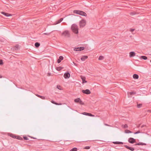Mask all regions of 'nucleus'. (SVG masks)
I'll use <instances>...</instances> for the list:
<instances>
[{
  "label": "nucleus",
  "instance_id": "obj_1",
  "mask_svg": "<svg viewBox=\"0 0 151 151\" xmlns=\"http://www.w3.org/2000/svg\"><path fill=\"white\" fill-rule=\"evenodd\" d=\"M71 29L72 31L76 34L78 33V26L75 24H73L71 26Z\"/></svg>",
  "mask_w": 151,
  "mask_h": 151
},
{
  "label": "nucleus",
  "instance_id": "obj_2",
  "mask_svg": "<svg viewBox=\"0 0 151 151\" xmlns=\"http://www.w3.org/2000/svg\"><path fill=\"white\" fill-rule=\"evenodd\" d=\"M61 35L65 37L68 38L70 37V34L68 30H65L62 33Z\"/></svg>",
  "mask_w": 151,
  "mask_h": 151
},
{
  "label": "nucleus",
  "instance_id": "obj_3",
  "mask_svg": "<svg viewBox=\"0 0 151 151\" xmlns=\"http://www.w3.org/2000/svg\"><path fill=\"white\" fill-rule=\"evenodd\" d=\"M73 12L74 13L78 14L85 17L87 16V14L86 13L83 11L80 10H75L73 11Z\"/></svg>",
  "mask_w": 151,
  "mask_h": 151
},
{
  "label": "nucleus",
  "instance_id": "obj_4",
  "mask_svg": "<svg viewBox=\"0 0 151 151\" xmlns=\"http://www.w3.org/2000/svg\"><path fill=\"white\" fill-rule=\"evenodd\" d=\"M86 21L83 19H82L79 22V25L80 27H84L86 25Z\"/></svg>",
  "mask_w": 151,
  "mask_h": 151
},
{
  "label": "nucleus",
  "instance_id": "obj_5",
  "mask_svg": "<svg viewBox=\"0 0 151 151\" xmlns=\"http://www.w3.org/2000/svg\"><path fill=\"white\" fill-rule=\"evenodd\" d=\"M74 101L76 103H79L81 105H83L84 104V103L81 100L80 98H78L75 99Z\"/></svg>",
  "mask_w": 151,
  "mask_h": 151
},
{
  "label": "nucleus",
  "instance_id": "obj_6",
  "mask_svg": "<svg viewBox=\"0 0 151 151\" xmlns=\"http://www.w3.org/2000/svg\"><path fill=\"white\" fill-rule=\"evenodd\" d=\"M84 49L83 47H76L74 49V50L75 51H79L83 50Z\"/></svg>",
  "mask_w": 151,
  "mask_h": 151
},
{
  "label": "nucleus",
  "instance_id": "obj_7",
  "mask_svg": "<svg viewBox=\"0 0 151 151\" xmlns=\"http://www.w3.org/2000/svg\"><path fill=\"white\" fill-rule=\"evenodd\" d=\"M82 91L83 93L86 94H89L91 93L90 91L88 89L86 90H82Z\"/></svg>",
  "mask_w": 151,
  "mask_h": 151
},
{
  "label": "nucleus",
  "instance_id": "obj_8",
  "mask_svg": "<svg viewBox=\"0 0 151 151\" xmlns=\"http://www.w3.org/2000/svg\"><path fill=\"white\" fill-rule=\"evenodd\" d=\"M64 77L65 79L68 78L70 77V74L69 72L65 73L64 74Z\"/></svg>",
  "mask_w": 151,
  "mask_h": 151
},
{
  "label": "nucleus",
  "instance_id": "obj_9",
  "mask_svg": "<svg viewBox=\"0 0 151 151\" xmlns=\"http://www.w3.org/2000/svg\"><path fill=\"white\" fill-rule=\"evenodd\" d=\"M128 142L132 144H133L136 142L135 139L132 138H130L129 139Z\"/></svg>",
  "mask_w": 151,
  "mask_h": 151
},
{
  "label": "nucleus",
  "instance_id": "obj_10",
  "mask_svg": "<svg viewBox=\"0 0 151 151\" xmlns=\"http://www.w3.org/2000/svg\"><path fill=\"white\" fill-rule=\"evenodd\" d=\"M124 147L127 149H129L132 151H133L134 150V148L129 147L127 145H125Z\"/></svg>",
  "mask_w": 151,
  "mask_h": 151
},
{
  "label": "nucleus",
  "instance_id": "obj_11",
  "mask_svg": "<svg viewBox=\"0 0 151 151\" xmlns=\"http://www.w3.org/2000/svg\"><path fill=\"white\" fill-rule=\"evenodd\" d=\"M88 58V56H83L81 58V59L82 61H84Z\"/></svg>",
  "mask_w": 151,
  "mask_h": 151
},
{
  "label": "nucleus",
  "instance_id": "obj_12",
  "mask_svg": "<svg viewBox=\"0 0 151 151\" xmlns=\"http://www.w3.org/2000/svg\"><path fill=\"white\" fill-rule=\"evenodd\" d=\"M1 14H3L4 15L6 16V17L11 16H12V14H8V13H5L4 12H1Z\"/></svg>",
  "mask_w": 151,
  "mask_h": 151
},
{
  "label": "nucleus",
  "instance_id": "obj_13",
  "mask_svg": "<svg viewBox=\"0 0 151 151\" xmlns=\"http://www.w3.org/2000/svg\"><path fill=\"white\" fill-rule=\"evenodd\" d=\"M135 53L134 52H131L129 53V56L130 57H132L135 56Z\"/></svg>",
  "mask_w": 151,
  "mask_h": 151
},
{
  "label": "nucleus",
  "instance_id": "obj_14",
  "mask_svg": "<svg viewBox=\"0 0 151 151\" xmlns=\"http://www.w3.org/2000/svg\"><path fill=\"white\" fill-rule=\"evenodd\" d=\"M63 57L62 56H60L59 57V58L58 60V63H60L61 62V60H63Z\"/></svg>",
  "mask_w": 151,
  "mask_h": 151
},
{
  "label": "nucleus",
  "instance_id": "obj_15",
  "mask_svg": "<svg viewBox=\"0 0 151 151\" xmlns=\"http://www.w3.org/2000/svg\"><path fill=\"white\" fill-rule=\"evenodd\" d=\"M81 78L82 79V81H83V83H87V81H85L86 78L85 77H83L82 76H81Z\"/></svg>",
  "mask_w": 151,
  "mask_h": 151
},
{
  "label": "nucleus",
  "instance_id": "obj_16",
  "mask_svg": "<svg viewBox=\"0 0 151 151\" xmlns=\"http://www.w3.org/2000/svg\"><path fill=\"white\" fill-rule=\"evenodd\" d=\"M135 145H146V144L145 143H143L142 142H139L136 144Z\"/></svg>",
  "mask_w": 151,
  "mask_h": 151
},
{
  "label": "nucleus",
  "instance_id": "obj_17",
  "mask_svg": "<svg viewBox=\"0 0 151 151\" xmlns=\"http://www.w3.org/2000/svg\"><path fill=\"white\" fill-rule=\"evenodd\" d=\"M133 78L134 79H137L139 78V76L137 74H134L133 76Z\"/></svg>",
  "mask_w": 151,
  "mask_h": 151
},
{
  "label": "nucleus",
  "instance_id": "obj_18",
  "mask_svg": "<svg viewBox=\"0 0 151 151\" xmlns=\"http://www.w3.org/2000/svg\"><path fill=\"white\" fill-rule=\"evenodd\" d=\"M113 143L115 144H123V143L120 142H114Z\"/></svg>",
  "mask_w": 151,
  "mask_h": 151
},
{
  "label": "nucleus",
  "instance_id": "obj_19",
  "mask_svg": "<svg viewBox=\"0 0 151 151\" xmlns=\"http://www.w3.org/2000/svg\"><path fill=\"white\" fill-rule=\"evenodd\" d=\"M63 18H61L59 20H58L56 22V23L55 24H56L60 23L63 20Z\"/></svg>",
  "mask_w": 151,
  "mask_h": 151
},
{
  "label": "nucleus",
  "instance_id": "obj_20",
  "mask_svg": "<svg viewBox=\"0 0 151 151\" xmlns=\"http://www.w3.org/2000/svg\"><path fill=\"white\" fill-rule=\"evenodd\" d=\"M40 44L38 42H37L35 43V46L36 47H38L40 46Z\"/></svg>",
  "mask_w": 151,
  "mask_h": 151
},
{
  "label": "nucleus",
  "instance_id": "obj_21",
  "mask_svg": "<svg viewBox=\"0 0 151 151\" xmlns=\"http://www.w3.org/2000/svg\"><path fill=\"white\" fill-rule=\"evenodd\" d=\"M36 96H38V97L41 98V99H45V98L44 96H42L39 95H36Z\"/></svg>",
  "mask_w": 151,
  "mask_h": 151
},
{
  "label": "nucleus",
  "instance_id": "obj_22",
  "mask_svg": "<svg viewBox=\"0 0 151 151\" xmlns=\"http://www.w3.org/2000/svg\"><path fill=\"white\" fill-rule=\"evenodd\" d=\"M142 106V104H137V107L138 108H140Z\"/></svg>",
  "mask_w": 151,
  "mask_h": 151
},
{
  "label": "nucleus",
  "instance_id": "obj_23",
  "mask_svg": "<svg viewBox=\"0 0 151 151\" xmlns=\"http://www.w3.org/2000/svg\"><path fill=\"white\" fill-rule=\"evenodd\" d=\"M125 132L126 133H132V132L131 131L127 129L125 130Z\"/></svg>",
  "mask_w": 151,
  "mask_h": 151
},
{
  "label": "nucleus",
  "instance_id": "obj_24",
  "mask_svg": "<svg viewBox=\"0 0 151 151\" xmlns=\"http://www.w3.org/2000/svg\"><path fill=\"white\" fill-rule=\"evenodd\" d=\"M141 58L142 59L144 60H146L147 59V57H146L145 56H141Z\"/></svg>",
  "mask_w": 151,
  "mask_h": 151
},
{
  "label": "nucleus",
  "instance_id": "obj_25",
  "mask_svg": "<svg viewBox=\"0 0 151 151\" xmlns=\"http://www.w3.org/2000/svg\"><path fill=\"white\" fill-rule=\"evenodd\" d=\"M98 59L99 60H103L104 59V57L102 56H100Z\"/></svg>",
  "mask_w": 151,
  "mask_h": 151
},
{
  "label": "nucleus",
  "instance_id": "obj_26",
  "mask_svg": "<svg viewBox=\"0 0 151 151\" xmlns=\"http://www.w3.org/2000/svg\"><path fill=\"white\" fill-rule=\"evenodd\" d=\"M63 68L60 67H57L56 68V70L58 71H60L62 70Z\"/></svg>",
  "mask_w": 151,
  "mask_h": 151
},
{
  "label": "nucleus",
  "instance_id": "obj_27",
  "mask_svg": "<svg viewBox=\"0 0 151 151\" xmlns=\"http://www.w3.org/2000/svg\"><path fill=\"white\" fill-rule=\"evenodd\" d=\"M122 127L124 128H127L128 127V126L127 124H125V125H122Z\"/></svg>",
  "mask_w": 151,
  "mask_h": 151
},
{
  "label": "nucleus",
  "instance_id": "obj_28",
  "mask_svg": "<svg viewBox=\"0 0 151 151\" xmlns=\"http://www.w3.org/2000/svg\"><path fill=\"white\" fill-rule=\"evenodd\" d=\"M77 148L76 147H74L71 149L70 151H77Z\"/></svg>",
  "mask_w": 151,
  "mask_h": 151
},
{
  "label": "nucleus",
  "instance_id": "obj_29",
  "mask_svg": "<svg viewBox=\"0 0 151 151\" xmlns=\"http://www.w3.org/2000/svg\"><path fill=\"white\" fill-rule=\"evenodd\" d=\"M129 93L130 95H132L136 94V93L135 92L132 91L129 92Z\"/></svg>",
  "mask_w": 151,
  "mask_h": 151
},
{
  "label": "nucleus",
  "instance_id": "obj_30",
  "mask_svg": "<svg viewBox=\"0 0 151 151\" xmlns=\"http://www.w3.org/2000/svg\"><path fill=\"white\" fill-rule=\"evenodd\" d=\"M10 136L13 138H16L17 137V136H16L15 135H14L13 134H11L10 135Z\"/></svg>",
  "mask_w": 151,
  "mask_h": 151
},
{
  "label": "nucleus",
  "instance_id": "obj_31",
  "mask_svg": "<svg viewBox=\"0 0 151 151\" xmlns=\"http://www.w3.org/2000/svg\"><path fill=\"white\" fill-rule=\"evenodd\" d=\"M16 139H18L20 140H22L23 139L22 137H21L20 136H17V137L16 138Z\"/></svg>",
  "mask_w": 151,
  "mask_h": 151
},
{
  "label": "nucleus",
  "instance_id": "obj_32",
  "mask_svg": "<svg viewBox=\"0 0 151 151\" xmlns=\"http://www.w3.org/2000/svg\"><path fill=\"white\" fill-rule=\"evenodd\" d=\"M88 114V116H92V117H94L95 116L94 115H93L91 113H88V114Z\"/></svg>",
  "mask_w": 151,
  "mask_h": 151
},
{
  "label": "nucleus",
  "instance_id": "obj_33",
  "mask_svg": "<svg viewBox=\"0 0 151 151\" xmlns=\"http://www.w3.org/2000/svg\"><path fill=\"white\" fill-rule=\"evenodd\" d=\"M90 148V147L89 146H86L84 148V149H89Z\"/></svg>",
  "mask_w": 151,
  "mask_h": 151
},
{
  "label": "nucleus",
  "instance_id": "obj_34",
  "mask_svg": "<svg viewBox=\"0 0 151 151\" xmlns=\"http://www.w3.org/2000/svg\"><path fill=\"white\" fill-rule=\"evenodd\" d=\"M51 102L52 103V104H55V105H57V103H56L54 101H51Z\"/></svg>",
  "mask_w": 151,
  "mask_h": 151
},
{
  "label": "nucleus",
  "instance_id": "obj_35",
  "mask_svg": "<svg viewBox=\"0 0 151 151\" xmlns=\"http://www.w3.org/2000/svg\"><path fill=\"white\" fill-rule=\"evenodd\" d=\"M23 138L24 140H28V139L27 137H23Z\"/></svg>",
  "mask_w": 151,
  "mask_h": 151
},
{
  "label": "nucleus",
  "instance_id": "obj_36",
  "mask_svg": "<svg viewBox=\"0 0 151 151\" xmlns=\"http://www.w3.org/2000/svg\"><path fill=\"white\" fill-rule=\"evenodd\" d=\"M135 14H135V12H131L130 13V14L131 15H133Z\"/></svg>",
  "mask_w": 151,
  "mask_h": 151
},
{
  "label": "nucleus",
  "instance_id": "obj_37",
  "mask_svg": "<svg viewBox=\"0 0 151 151\" xmlns=\"http://www.w3.org/2000/svg\"><path fill=\"white\" fill-rule=\"evenodd\" d=\"M88 114V113L86 112H83L82 113V114L86 116L88 115V114Z\"/></svg>",
  "mask_w": 151,
  "mask_h": 151
},
{
  "label": "nucleus",
  "instance_id": "obj_38",
  "mask_svg": "<svg viewBox=\"0 0 151 151\" xmlns=\"http://www.w3.org/2000/svg\"><path fill=\"white\" fill-rule=\"evenodd\" d=\"M140 133V131H138L137 132H135L134 133V134H138V133Z\"/></svg>",
  "mask_w": 151,
  "mask_h": 151
},
{
  "label": "nucleus",
  "instance_id": "obj_39",
  "mask_svg": "<svg viewBox=\"0 0 151 151\" xmlns=\"http://www.w3.org/2000/svg\"><path fill=\"white\" fill-rule=\"evenodd\" d=\"M3 64V61L2 60H0V65H2Z\"/></svg>",
  "mask_w": 151,
  "mask_h": 151
},
{
  "label": "nucleus",
  "instance_id": "obj_40",
  "mask_svg": "<svg viewBox=\"0 0 151 151\" xmlns=\"http://www.w3.org/2000/svg\"><path fill=\"white\" fill-rule=\"evenodd\" d=\"M134 30H135V29H130V31L131 32H132L134 31Z\"/></svg>",
  "mask_w": 151,
  "mask_h": 151
},
{
  "label": "nucleus",
  "instance_id": "obj_41",
  "mask_svg": "<svg viewBox=\"0 0 151 151\" xmlns=\"http://www.w3.org/2000/svg\"><path fill=\"white\" fill-rule=\"evenodd\" d=\"M61 88V87L60 86H59V85H58L57 86V88L59 89H61V88Z\"/></svg>",
  "mask_w": 151,
  "mask_h": 151
},
{
  "label": "nucleus",
  "instance_id": "obj_42",
  "mask_svg": "<svg viewBox=\"0 0 151 151\" xmlns=\"http://www.w3.org/2000/svg\"><path fill=\"white\" fill-rule=\"evenodd\" d=\"M104 124L106 126H110L108 124Z\"/></svg>",
  "mask_w": 151,
  "mask_h": 151
},
{
  "label": "nucleus",
  "instance_id": "obj_43",
  "mask_svg": "<svg viewBox=\"0 0 151 151\" xmlns=\"http://www.w3.org/2000/svg\"><path fill=\"white\" fill-rule=\"evenodd\" d=\"M57 104L56 105H61L62 104L61 103H57Z\"/></svg>",
  "mask_w": 151,
  "mask_h": 151
},
{
  "label": "nucleus",
  "instance_id": "obj_44",
  "mask_svg": "<svg viewBox=\"0 0 151 151\" xmlns=\"http://www.w3.org/2000/svg\"><path fill=\"white\" fill-rule=\"evenodd\" d=\"M2 78V76L1 75H0V78Z\"/></svg>",
  "mask_w": 151,
  "mask_h": 151
},
{
  "label": "nucleus",
  "instance_id": "obj_45",
  "mask_svg": "<svg viewBox=\"0 0 151 151\" xmlns=\"http://www.w3.org/2000/svg\"><path fill=\"white\" fill-rule=\"evenodd\" d=\"M44 35H47V34L46 33H44Z\"/></svg>",
  "mask_w": 151,
  "mask_h": 151
},
{
  "label": "nucleus",
  "instance_id": "obj_46",
  "mask_svg": "<svg viewBox=\"0 0 151 151\" xmlns=\"http://www.w3.org/2000/svg\"><path fill=\"white\" fill-rule=\"evenodd\" d=\"M150 62H151V60H150Z\"/></svg>",
  "mask_w": 151,
  "mask_h": 151
}]
</instances>
